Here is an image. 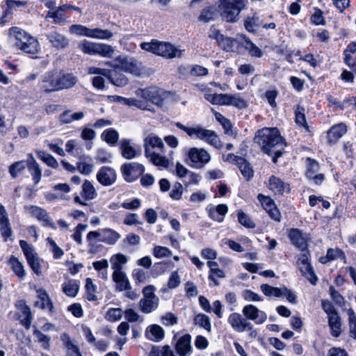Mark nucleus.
<instances>
[{
	"instance_id": "nucleus-27",
	"label": "nucleus",
	"mask_w": 356,
	"mask_h": 356,
	"mask_svg": "<svg viewBox=\"0 0 356 356\" xmlns=\"http://www.w3.org/2000/svg\"><path fill=\"white\" fill-rule=\"evenodd\" d=\"M120 238L121 234L112 229L104 228L101 229V238H99L101 242L108 245H115Z\"/></svg>"
},
{
	"instance_id": "nucleus-46",
	"label": "nucleus",
	"mask_w": 356,
	"mask_h": 356,
	"mask_svg": "<svg viewBox=\"0 0 356 356\" xmlns=\"http://www.w3.org/2000/svg\"><path fill=\"white\" fill-rule=\"evenodd\" d=\"M237 165L241 173L246 180H250L254 176V170L251 164L245 159L243 158L242 161H240Z\"/></svg>"
},
{
	"instance_id": "nucleus-50",
	"label": "nucleus",
	"mask_w": 356,
	"mask_h": 356,
	"mask_svg": "<svg viewBox=\"0 0 356 356\" xmlns=\"http://www.w3.org/2000/svg\"><path fill=\"white\" fill-rule=\"evenodd\" d=\"M260 289L262 293L266 296L275 298L282 297V288L274 287L267 284H263L261 285Z\"/></svg>"
},
{
	"instance_id": "nucleus-25",
	"label": "nucleus",
	"mask_w": 356,
	"mask_h": 356,
	"mask_svg": "<svg viewBox=\"0 0 356 356\" xmlns=\"http://www.w3.org/2000/svg\"><path fill=\"white\" fill-rule=\"evenodd\" d=\"M268 188L275 194L283 195L286 191H289L288 185L275 176H271L269 179Z\"/></svg>"
},
{
	"instance_id": "nucleus-36",
	"label": "nucleus",
	"mask_w": 356,
	"mask_h": 356,
	"mask_svg": "<svg viewBox=\"0 0 356 356\" xmlns=\"http://www.w3.org/2000/svg\"><path fill=\"white\" fill-rule=\"evenodd\" d=\"M113 273H118L124 272L122 270L123 266L127 262V257L123 254H116L110 259Z\"/></svg>"
},
{
	"instance_id": "nucleus-2",
	"label": "nucleus",
	"mask_w": 356,
	"mask_h": 356,
	"mask_svg": "<svg viewBox=\"0 0 356 356\" xmlns=\"http://www.w3.org/2000/svg\"><path fill=\"white\" fill-rule=\"evenodd\" d=\"M8 35L9 41L17 49L29 54H35L39 52L40 44L37 39L23 29L13 26L8 29Z\"/></svg>"
},
{
	"instance_id": "nucleus-41",
	"label": "nucleus",
	"mask_w": 356,
	"mask_h": 356,
	"mask_svg": "<svg viewBox=\"0 0 356 356\" xmlns=\"http://www.w3.org/2000/svg\"><path fill=\"white\" fill-rule=\"evenodd\" d=\"M120 149L122 156L127 159H131L137 156L136 150L128 139H122L121 140Z\"/></svg>"
},
{
	"instance_id": "nucleus-8",
	"label": "nucleus",
	"mask_w": 356,
	"mask_h": 356,
	"mask_svg": "<svg viewBox=\"0 0 356 356\" xmlns=\"http://www.w3.org/2000/svg\"><path fill=\"white\" fill-rule=\"evenodd\" d=\"M115 66L118 67V70L136 76H138L140 73L137 61L133 58L120 56L115 58Z\"/></svg>"
},
{
	"instance_id": "nucleus-58",
	"label": "nucleus",
	"mask_w": 356,
	"mask_h": 356,
	"mask_svg": "<svg viewBox=\"0 0 356 356\" xmlns=\"http://www.w3.org/2000/svg\"><path fill=\"white\" fill-rule=\"evenodd\" d=\"M215 117L216 120L220 123V124L222 126L223 129H225V133L227 135H232V124L229 120L226 118L225 116H223L220 113H216L215 114Z\"/></svg>"
},
{
	"instance_id": "nucleus-59",
	"label": "nucleus",
	"mask_w": 356,
	"mask_h": 356,
	"mask_svg": "<svg viewBox=\"0 0 356 356\" xmlns=\"http://www.w3.org/2000/svg\"><path fill=\"white\" fill-rule=\"evenodd\" d=\"M102 137L110 145H115L118 140L119 135L117 131L112 129H108L102 133Z\"/></svg>"
},
{
	"instance_id": "nucleus-1",
	"label": "nucleus",
	"mask_w": 356,
	"mask_h": 356,
	"mask_svg": "<svg viewBox=\"0 0 356 356\" xmlns=\"http://www.w3.org/2000/svg\"><path fill=\"white\" fill-rule=\"evenodd\" d=\"M255 141L261 146L264 153L273 156V161L277 162L286 146L284 138L277 128H264L257 132Z\"/></svg>"
},
{
	"instance_id": "nucleus-24",
	"label": "nucleus",
	"mask_w": 356,
	"mask_h": 356,
	"mask_svg": "<svg viewBox=\"0 0 356 356\" xmlns=\"http://www.w3.org/2000/svg\"><path fill=\"white\" fill-rule=\"evenodd\" d=\"M145 335L150 341L159 342L164 338L165 331L160 325L153 324L146 328Z\"/></svg>"
},
{
	"instance_id": "nucleus-29",
	"label": "nucleus",
	"mask_w": 356,
	"mask_h": 356,
	"mask_svg": "<svg viewBox=\"0 0 356 356\" xmlns=\"http://www.w3.org/2000/svg\"><path fill=\"white\" fill-rule=\"evenodd\" d=\"M80 282L76 280H68L62 284L63 292L68 297L74 298L78 294Z\"/></svg>"
},
{
	"instance_id": "nucleus-35",
	"label": "nucleus",
	"mask_w": 356,
	"mask_h": 356,
	"mask_svg": "<svg viewBox=\"0 0 356 356\" xmlns=\"http://www.w3.org/2000/svg\"><path fill=\"white\" fill-rule=\"evenodd\" d=\"M119 70H110L106 78L115 86L124 87L128 84V79L118 72Z\"/></svg>"
},
{
	"instance_id": "nucleus-51",
	"label": "nucleus",
	"mask_w": 356,
	"mask_h": 356,
	"mask_svg": "<svg viewBox=\"0 0 356 356\" xmlns=\"http://www.w3.org/2000/svg\"><path fill=\"white\" fill-rule=\"evenodd\" d=\"M261 21L259 17L254 15L252 17H248L244 22L245 29L250 33L255 32L261 28Z\"/></svg>"
},
{
	"instance_id": "nucleus-54",
	"label": "nucleus",
	"mask_w": 356,
	"mask_h": 356,
	"mask_svg": "<svg viewBox=\"0 0 356 356\" xmlns=\"http://www.w3.org/2000/svg\"><path fill=\"white\" fill-rule=\"evenodd\" d=\"M227 106H234L238 108H245L248 106L245 100L237 95H227Z\"/></svg>"
},
{
	"instance_id": "nucleus-61",
	"label": "nucleus",
	"mask_w": 356,
	"mask_h": 356,
	"mask_svg": "<svg viewBox=\"0 0 356 356\" xmlns=\"http://www.w3.org/2000/svg\"><path fill=\"white\" fill-rule=\"evenodd\" d=\"M295 120L297 124L302 127H305L307 125L304 107L300 105L296 106V108L295 109Z\"/></svg>"
},
{
	"instance_id": "nucleus-49",
	"label": "nucleus",
	"mask_w": 356,
	"mask_h": 356,
	"mask_svg": "<svg viewBox=\"0 0 356 356\" xmlns=\"http://www.w3.org/2000/svg\"><path fill=\"white\" fill-rule=\"evenodd\" d=\"M19 243L27 261L38 257L33 245L24 240H20Z\"/></svg>"
},
{
	"instance_id": "nucleus-45",
	"label": "nucleus",
	"mask_w": 356,
	"mask_h": 356,
	"mask_svg": "<svg viewBox=\"0 0 356 356\" xmlns=\"http://www.w3.org/2000/svg\"><path fill=\"white\" fill-rule=\"evenodd\" d=\"M28 169L33 178L34 184H38L40 181L42 177V170L39 164L33 158L29 161Z\"/></svg>"
},
{
	"instance_id": "nucleus-42",
	"label": "nucleus",
	"mask_w": 356,
	"mask_h": 356,
	"mask_svg": "<svg viewBox=\"0 0 356 356\" xmlns=\"http://www.w3.org/2000/svg\"><path fill=\"white\" fill-rule=\"evenodd\" d=\"M193 323L195 325L204 329L208 332H211V323L210 318L202 313L197 314L194 316Z\"/></svg>"
},
{
	"instance_id": "nucleus-19",
	"label": "nucleus",
	"mask_w": 356,
	"mask_h": 356,
	"mask_svg": "<svg viewBox=\"0 0 356 356\" xmlns=\"http://www.w3.org/2000/svg\"><path fill=\"white\" fill-rule=\"evenodd\" d=\"M0 232L1 236L3 237L4 241H7L8 238L12 234V229L8 214L5 207L0 204Z\"/></svg>"
},
{
	"instance_id": "nucleus-12",
	"label": "nucleus",
	"mask_w": 356,
	"mask_h": 356,
	"mask_svg": "<svg viewBox=\"0 0 356 356\" xmlns=\"http://www.w3.org/2000/svg\"><path fill=\"white\" fill-rule=\"evenodd\" d=\"M297 264L302 275L305 276L312 284H316L317 277L312 270V266L308 260L307 254L302 253L298 261Z\"/></svg>"
},
{
	"instance_id": "nucleus-62",
	"label": "nucleus",
	"mask_w": 356,
	"mask_h": 356,
	"mask_svg": "<svg viewBox=\"0 0 356 356\" xmlns=\"http://www.w3.org/2000/svg\"><path fill=\"white\" fill-rule=\"evenodd\" d=\"M123 224L128 226L142 225L139 216L135 213H127L123 219Z\"/></svg>"
},
{
	"instance_id": "nucleus-26",
	"label": "nucleus",
	"mask_w": 356,
	"mask_h": 356,
	"mask_svg": "<svg viewBox=\"0 0 356 356\" xmlns=\"http://www.w3.org/2000/svg\"><path fill=\"white\" fill-rule=\"evenodd\" d=\"M347 131L345 124L339 123L332 126L327 131L329 143H335L340 139Z\"/></svg>"
},
{
	"instance_id": "nucleus-11",
	"label": "nucleus",
	"mask_w": 356,
	"mask_h": 356,
	"mask_svg": "<svg viewBox=\"0 0 356 356\" xmlns=\"http://www.w3.org/2000/svg\"><path fill=\"white\" fill-rule=\"evenodd\" d=\"M97 192L92 184L88 179H86L81 186V196L84 200H82L79 195L74 197V202L83 206L87 205L85 201L92 200L97 197Z\"/></svg>"
},
{
	"instance_id": "nucleus-33",
	"label": "nucleus",
	"mask_w": 356,
	"mask_h": 356,
	"mask_svg": "<svg viewBox=\"0 0 356 356\" xmlns=\"http://www.w3.org/2000/svg\"><path fill=\"white\" fill-rule=\"evenodd\" d=\"M159 298H142L139 302V308L145 314H149L155 310L159 306Z\"/></svg>"
},
{
	"instance_id": "nucleus-52",
	"label": "nucleus",
	"mask_w": 356,
	"mask_h": 356,
	"mask_svg": "<svg viewBox=\"0 0 356 356\" xmlns=\"http://www.w3.org/2000/svg\"><path fill=\"white\" fill-rule=\"evenodd\" d=\"M37 293L38 298L40 300V302H37V304L40 305V307L42 309L47 308L51 310L53 307V305L47 292L44 290L40 289L37 290Z\"/></svg>"
},
{
	"instance_id": "nucleus-37",
	"label": "nucleus",
	"mask_w": 356,
	"mask_h": 356,
	"mask_svg": "<svg viewBox=\"0 0 356 356\" xmlns=\"http://www.w3.org/2000/svg\"><path fill=\"white\" fill-rule=\"evenodd\" d=\"M61 339L67 348V356H82L78 346L73 343L68 334L63 333Z\"/></svg>"
},
{
	"instance_id": "nucleus-44",
	"label": "nucleus",
	"mask_w": 356,
	"mask_h": 356,
	"mask_svg": "<svg viewBox=\"0 0 356 356\" xmlns=\"http://www.w3.org/2000/svg\"><path fill=\"white\" fill-rule=\"evenodd\" d=\"M29 161L22 160L16 161L9 166V173L13 178H16L28 168Z\"/></svg>"
},
{
	"instance_id": "nucleus-21",
	"label": "nucleus",
	"mask_w": 356,
	"mask_h": 356,
	"mask_svg": "<svg viewBox=\"0 0 356 356\" xmlns=\"http://www.w3.org/2000/svg\"><path fill=\"white\" fill-rule=\"evenodd\" d=\"M289 237L292 244L296 248L300 249L301 250H305L307 248V236L306 234L302 233L299 229H291L289 234Z\"/></svg>"
},
{
	"instance_id": "nucleus-16",
	"label": "nucleus",
	"mask_w": 356,
	"mask_h": 356,
	"mask_svg": "<svg viewBox=\"0 0 356 356\" xmlns=\"http://www.w3.org/2000/svg\"><path fill=\"white\" fill-rule=\"evenodd\" d=\"M227 321L232 327L238 332H243L252 328V324L238 313H232L229 316Z\"/></svg>"
},
{
	"instance_id": "nucleus-53",
	"label": "nucleus",
	"mask_w": 356,
	"mask_h": 356,
	"mask_svg": "<svg viewBox=\"0 0 356 356\" xmlns=\"http://www.w3.org/2000/svg\"><path fill=\"white\" fill-rule=\"evenodd\" d=\"M79 48L86 54L96 55L97 42L83 40L79 44Z\"/></svg>"
},
{
	"instance_id": "nucleus-38",
	"label": "nucleus",
	"mask_w": 356,
	"mask_h": 356,
	"mask_svg": "<svg viewBox=\"0 0 356 356\" xmlns=\"http://www.w3.org/2000/svg\"><path fill=\"white\" fill-rule=\"evenodd\" d=\"M176 350L180 355H185L191 351V336L186 334L182 336L177 342Z\"/></svg>"
},
{
	"instance_id": "nucleus-55",
	"label": "nucleus",
	"mask_w": 356,
	"mask_h": 356,
	"mask_svg": "<svg viewBox=\"0 0 356 356\" xmlns=\"http://www.w3.org/2000/svg\"><path fill=\"white\" fill-rule=\"evenodd\" d=\"M238 35H237V38L236 39L229 38V37H224L222 36V38L219 42L218 44L225 51H229L233 49V48L235 46V43L236 40H238L241 44L243 40L238 39Z\"/></svg>"
},
{
	"instance_id": "nucleus-3",
	"label": "nucleus",
	"mask_w": 356,
	"mask_h": 356,
	"mask_svg": "<svg viewBox=\"0 0 356 356\" xmlns=\"http://www.w3.org/2000/svg\"><path fill=\"white\" fill-rule=\"evenodd\" d=\"M245 7V0H219L218 1V11L222 19L229 23L236 22Z\"/></svg>"
},
{
	"instance_id": "nucleus-18",
	"label": "nucleus",
	"mask_w": 356,
	"mask_h": 356,
	"mask_svg": "<svg viewBox=\"0 0 356 356\" xmlns=\"http://www.w3.org/2000/svg\"><path fill=\"white\" fill-rule=\"evenodd\" d=\"M307 170L306 172L307 177L314 181L316 184H321L324 180V175L321 173H317L319 170L318 163L315 160L307 158Z\"/></svg>"
},
{
	"instance_id": "nucleus-23",
	"label": "nucleus",
	"mask_w": 356,
	"mask_h": 356,
	"mask_svg": "<svg viewBox=\"0 0 356 356\" xmlns=\"http://www.w3.org/2000/svg\"><path fill=\"white\" fill-rule=\"evenodd\" d=\"M58 90L68 89L73 87L77 82V79L71 73H66L58 70Z\"/></svg>"
},
{
	"instance_id": "nucleus-9",
	"label": "nucleus",
	"mask_w": 356,
	"mask_h": 356,
	"mask_svg": "<svg viewBox=\"0 0 356 356\" xmlns=\"http://www.w3.org/2000/svg\"><path fill=\"white\" fill-rule=\"evenodd\" d=\"M188 157L193 165L201 168L210 161L211 156L202 148L192 147L189 149Z\"/></svg>"
},
{
	"instance_id": "nucleus-60",
	"label": "nucleus",
	"mask_w": 356,
	"mask_h": 356,
	"mask_svg": "<svg viewBox=\"0 0 356 356\" xmlns=\"http://www.w3.org/2000/svg\"><path fill=\"white\" fill-rule=\"evenodd\" d=\"M123 315V311L121 308H110L105 316L107 321L115 322L120 321Z\"/></svg>"
},
{
	"instance_id": "nucleus-17",
	"label": "nucleus",
	"mask_w": 356,
	"mask_h": 356,
	"mask_svg": "<svg viewBox=\"0 0 356 356\" xmlns=\"http://www.w3.org/2000/svg\"><path fill=\"white\" fill-rule=\"evenodd\" d=\"M138 97L143 99V102L149 104H159L160 103V98L159 96V91L156 88H147L144 89H138L136 91Z\"/></svg>"
},
{
	"instance_id": "nucleus-28",
	"label": "nucleus",
	"mask_w": 356,
	"mask_h": 356,
	"mask_svg": "<svg viewBox=\"0 0 356 356\" xmlns=\"http://www.w3.org/2000/svg\"><path fill=\"white\" fill-rule=\"evenodd\" d=\"M346 255L344 252L339 248H329L325 257H321L320 261L326 264L328 261L340 259L346 263Z\"/></svg>"
},
{
	"instance_id": "nucleus-22",
	"label": "nucleus",
	"mask_w": 356,
	"mask_h": 356,
	"mask_svg": "<svg viewBox=\"0 0 356 356\" xmlns=\"http://www.w3.org/2000/svg\"><path fill=\"white\" fill-rule=\"evenodd\" d=\"M47 38L52 46L57 49H64L70 43V40L65 35L56 31L48 33Z\"/></svg>"
},
{
	"instance_id": "nucleus-47",
	"label": "nucleus",
	"mask_w": 356,
	"mask_h": 356,
	"mask_svg": "<svg viewBox=\"0 0 356 356\" xmlns=\"http://www.w3.org/2000/svg\"><path fill=\"white\" fill-rule=\"evenodd\" d=\"M36 153L38 158L40 159L44 163H45L48 166L54 169L58 168V162L51 154L42 150H38L36 151Z\"/></svg>"
},
{
	"instance_id": "nucleus-48",
	"label": "nucleus",
	"mask_w": 356,
	"mask_h": 356,
	"mask_svg": "<svg viewBox=\"0 0 356 356\" xmlns=\"http://www.w3.org/2000/svg\"><path fill=\"white\" fill-rule=\"evenodd\" d=\"M115 49L111 45L97 42L96 55L104 58H112Z\"/></svg>"
},
{
	"instance_id": "nucleus-4",
	"label": "nucleus",
	"mask_w": 356,
	"mask_h": 356,
	"mask_svg": "<svg viewBox=\"0 0 356 356\" xmlns=\"http://www.w3.org/2000/svg\"><path fill=\"white\" fill-rule=\"evenodd\" d=\"M177 128L185 131L190 137L196 138L207 142L217 149L222 147L221 141L214 131L207 129L201 127H188L180 122H177Z\"/></svg>"
},
{
	"instance_id": "nucleus-64",
	"label": "nucleus",
	"mask_w": 356,
	"mask_h": 356,
	"mask_svg": "<svg viewBox=\"0 0 356 356\" xmlns=\"http://www.w3.org/2000/svg\"><path fill=\"white\" fill-rule=\"evenodd\" d=\"M215 10L212 7H208L202 10L198 19L203 22H209L214 19Z\"/></svg>"
},
{
	"instance_id": "nucleus-5",
	"label": "nucleus",
	"mask_w": 356,
	"mask_h": 356,
	"mask_svg": "<svg viewBox=\"0 0 356 356\" xmlns=\"http://www.w3.org/2000/svg\"><path fill=\"white\" fill-rule=\"evenodd\" d=\"M70 32L81 36H86L100 40H107L113 36L112 32L107 29H89L81 24H73L70 29Z\"/></svg>"
},
{
	"instance_id": "nucleus-7",
	"label": "nucleus",
	"mask_w": 356,
	"mask_h": 356,
	"mask_svg": "<svg viewBox=\"0 0 356 356\" xmlns=\"http://www.w3.org/2000/svg\"><path fill=\"white\" fill-rule=\"evenodd\" d=\"M184 50L168 42L158 41L156 54L165 58H181Z\"/></svg>"
},
{
	"instance_id": "nucleus-31",
	"label": "nucleus",
	"mask_w": 356,
	"mask_h": 356,
	"mask_svg": "<svg viewBox=\"0 0 356 356\" xmlns=\"http://www.w3.org/2000/svg\"><path fill=\"white\" fill-rule=\"evenodd\" d=\"M243 40L242 44L244 48L248 51L251 56L261 58L263 56V51L260 48L256 46L245 35L241 34L238 35V39Z\"/></svg>"
},
{
	"instance_id": "nucleus-6",
	"label": "nucleus",
	"mask_w": 356,
	"mask_h": 356,
	"mask_svg": "<svg viewBox=\"0 0 356 356\" xmlns=\"http://www.w3.org/2000/svg\"><path fill=\"white\" fill-rule=\"evenodd\" d=\"M145 171V167L138 163H126L121 166V172L125 181L134 182Z\"/></svg>"
},
{
	"instance_id": "nucleus-15",
	"label": "nucleus",
	"mask_w": 356,
	"mask_h": 356,
	"mask_svg": "<svg viewBox=\"0 0 356 356\" xmlns=\"http://www.w3.org/2000/svg\"><path fill=\"white\" fill-rule=\"evenodd\" d=\"M97 179L104 186L113 185L117 179V174L114 169L108 166L102 167L97 173Z\"/></svg>"
},
{
	"instance_id": "nucleus-30",
	"label": "nucleus",
	"mask_w": 356,
	"mask_h": 356,
	"mask_svg": "<svg viewBox=\"0 0 356 356\" xmlns=\"http://www.w3.org/2000/svg\"><path fill=\"white\" fill-rule=\"evenodd\" d=\"M68 5L64 4L58 7L55 10H49L46 18H52L55 24H60L66 21L65 13L68 10Z\"/></svg>"
},
{
	"instance_id": "nucleus-39",
	"label": "nucleus",
	"mask_w": 356,
	"mask_h": 356,
	"mask_svg": "<svg viewBox=\"0 0 356 356\" xmlns=\"http://www.w3.org/2000/svg\"><path fill=\"white\" fill-rule=\"evenodd\" d=\"M112 277L119 291H123L130 289V283L124 272L113 273Z\"/></svg>"
},
{
	"instance_id": "nucleus-56",
	"label": "nucleus",
	"mask_w": 356,
	"mask_h": 356,
	"mask_svg": "<svg viewBox=\"0 0 356 356\" xmlns=\"http://www.w3.org/2000/svg\"><path fill=\"white\" fill-rule=\"evenodd\" d=\"M238 222L246 228H254L255 223L251 218L242 210L238 211L237 213Z\"/></svg>"
},
{
	"instance_id": "nucleus-10",
	"label": "nucleus",
	"mask_w": 356,
	"mask_h": 356,
	"mask_svg": "<svg viewBox=\"0 0 356 356\" xmlns=\"http://www.w3.org/2000/svg\"><path fill=\"white\" fill-rule=\"evenodd\" d=\"M145 156L154 152H165V145L161 138L155 134H148L143 140Z\"/></svg>"
},
{
	"instance_id": "nucleus-14",
	"label": "nucleus",
	"mask_w": 356,
	"mask_h": 356,
	"mask_svg": "<svg viewBox=\"0 0 356 356\" xmlns=\"http://www.w3.org/2000/svg\"><path fill=\"white\" fill-rule=\"evenodd\" d=\"M58 70H54L44 74L42 78L41 88L47 92L58 91Z\"/></svg>"
},
{
	"instance_id": "nucleus-13",
	"label": "nucleus",
	"mask_w": 356,
	"mask_h": 356,
	"mask_svg": "<svg viewBox=\"0 0 356 356\" xmlns=\"http://www.w3.org/2000/svg\"><path fill=\"white\" fill-rule=\"evenodd\" d=\"M243 314L248 320L254 321L256 324H262L267 319V314L253 305H245L242 310Z\"/></svg>"
},
{
	"instance_id": "nucleus-32",
	"label": "nucleus",
	"mask_w": 356,
	"mask_h": 356,
	"mask_svg": "<svg viewBox=\"0 0 356 356\" xmlns=\"http://www.w3.org/2000/svg\"><path fill=\"white\" fill-rule=\"evenodd\" d=\"M8 265L14 272L15 275L21 280H24L26 273L23 264L19 259L12 255L8 260Z\"/></svg>"
},
{
	"instance_id": "nucleus-57",
	"label": "nucleus",
	"mask_w": 356,
	"mask_h": 356,
	"mask_svg": "<svg viewBox=\"0 0 356 356\" xmlns=\"http://www.w3.org/2000/svg\"><path fill=\"white\" fill-rule=\"evenodd\" d=\"M33 335L37 338L42 348L45 350L49 349L51 338L49 336L43 334L38 329L34 330Z\"/></svg>"
},
{
	"instance_id": "nucleus-34",
	"label": "nucleus",
	"mask_w": 356,
	"mask_h": 356,
	"mask_svg": "<svg viewBox=\"0 0 356 356\" xmlns=\"http://www.w3.org/2000/svg\"><path fill=\"white\" fill-rule=\"evenodd\" d=\"M164 152H154L150 154L145 155L149 161L156 166L167 168L170 164V161L163 154Z\"/></svg>"
},
{
	"instance_id": "nucleus-43",
	"label": "nucleus",
	"mask_w": 356,
	"mask_h": 356,
	"mask_svg": "<svg viewBox=\"0 0 356 356\" xmlns=\"http://www.w3.org/2000/svg\"><path fill=\"white\" fill-rule=\"evenodd\" d=\"M85 114L82 111L72 113L70 111H65L60 115V120L63 124H70L74 121L82 120Z\"/></svg>"
},
{
	"instance_id": "nucleus-40",
	"label": "nucleus",
	"mask_w": 356,
	"mask_h": 356,
	"mask_svg": "<svg viewBox=\"0 0 356 356\" xmlns=\"http://www.w3.org/2000/svg\"><path fill=\"white\" fill-rule=\"evenodd\" d=\"M327 318L332 336L338 337L341 333V321L339 314Z\"/></svg>"
},
{
	"instance_id": "nucleus-20",
	"label": "nucleus",
	"mask_w": 356,
	"mask_h": 356,
	"mask_svg": "<svg viewBox=\"0 0 356 356\" xmlns=\"http://www.w3.org/2000/svg\"><path fill=\"white\" fill-rule=\"evenodd\" d=\"M29 211L33 216L35 217L40 221H42L44 226H49L54 229L56 228L51 218L48 216L47 212L44 209L37 206H31L29 208Z\"/></svg>"
},
{
	"instance_id": "nucleus-63",
	"label": "nucleus",
	"mask_w": 356,
	"mask_h": 356,
	"mask_svg": "<svg viewBox=\"0 0 356 356\" xmlns=\"http://www.w3.org/2000/svg\"><path fill=\"white\" fill-rule=\"evenodd\" d=\"M201 177L199 175L193 172H189L187 175L183 179L184 184L186 187H188L191 185H197L200 181Z\"/></svg>"
}]
</instances>
